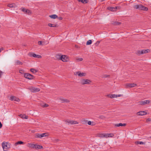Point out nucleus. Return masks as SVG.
Instances as JSON below:
<instances>
[{
	"label": "nucleus",
	"mask_w": 151,
	"mask_h": 151,
	"mask_svg": "<svg viewBox=\"0 0 151 151\" xmlns=\"http://www.w3.org/2000/svg\"><path fill=\"white\" fill-rule=\"evenodd\" d=\"M11 144L8 142H3L2 146L4 151H7L10 148Z\"/></svg>",
	"instance_id": "nucleus-1"
},
{
	"label": "nucleus",
	"mask_w": 151,
	"mask_h": 151,
	"mask_svg": "<svg viewBox=\"0 0 151 151\" xmlns=\"http://www.w3.org/2000/svg\"><path fill=\"white\" fill-rule=\"evenodd\" d=\"M91 83V81L88 79L82 78L80 80V83L82 85H90Z\"/></svg>",
	"instance_id": "nucleus-2"
},
{
	"label": "nucleus",
	"mask_w": 151,
	"mask_h": 151,
	"mask_svg": "<svg viewBox=\"0 0 151 151\" xmlns=\"http://www.w3.org/2000/svg\"><path fill=\"white\" fill-rule=\"evenodd\" d=\"M66 124H79V122L77 121L72 119H67L65 121Z\"/></svg>",
	"instance_id": "nucleus-3"
},
{
	"label": "nucleus",
	"mask_w": 151,
	"mask_h": 151,
	"mask_svg": "<svg viewBox=\"0 0 151 151\" xmlns=\"http://www.w3.org/2000/svg\"><path fill=\"white\" fill-rule=\"evenodd\" d=\"M59 60H62L64 62H68L70 60L69 57L65 55H61L59 58Z\"/></svg>",
	"instance_id": "nucleus-4"
},
{
	"label": "nucleus",
	"mask_w": 151,
	"mask_h": 151,
	"mask_svg": "<svg viewBox=\"0 0 151 151\" xmlns=\"http://www.w3.org/2000/svg\"><path fill=\"white\" fill-rule=\"evenodd\" d=\"M24 77L25 78L29 80L34 79V77L32 75L28 73H25L24 74Z\"/></svg>",
	"instance_id": "nucleus-5"
},
{
	"label": "nucleus",
	"mask_w": 151,
	"mask_h": 151,
	"mask_svg": "<svg viewBox=\"0 0 151 151\" xmlns=\"http://www.w3.org/2000/svg\"><path fill=\"white\" fill-rule=\"evenodd\" d=\"M150 52V50L148 49L143 50H138L136 52V54L137 55H140L146 53Z\"/></svg>",
	"instance_id": "nucleus-6"
},
{
	"label": "nucleus",
	"mask_w": 151,
	"mask_h": 151,
	"mask_svg": "<svg viewBox=\"0 0 151 151\" xmlns=\"http://www.w3.org/2000/svg\"><path fill=\"white\" fill-rule=\"evenodd\" d=\"M49 136V134L46 133H42V134L37 133L35 134V137L37 138H41L43 137H48Z\"/></svg>",
	"instance_id": "nucleus-7"
},
{
	"label": "nucleus",
	"mask_w": 151,
	"mask_h": 151,
	"mask_svg": "<svg viewBox=\"0 0 151 151\" xmlns=\"http://www.w3.org/2000/svg\"><path fill=\"white\" fill-rule=\"evenodd\" d=\"M137 86V84L136 83H127L124 85L125 87L126 88H131Z\"/></svg>",
	"instance_id": "nucleus-8"
},
{
	"label": "nucleus",
	"mask_w": 151,
	"mask_h": 151,
	"mask_svg": "<svg viewBox=\"0 0 151 151\" xmlns=\"http://www.w3.org/2000/svg\"><path fill=\"white\" fill-rule=\"evenodd\" d=\"M21 10L25 14H27L28 15H31L32 13V11L30 10L25 9L24 8H22L21 9Z\"/></svg>",
	"instance_id": "nucleus-9"
},
{
	"label": "nucleus",
	"mask_w": 151,
	"mask_h": 151,
	"mask_svg": "<svg viewBox=\"0 0 151 151\" xmlns=\"http://www.w3.org/2000/svg\"><path fill=\"white\" fill-rule=\"evenodd\" d=\"M76 74L77 76L79 77H85L86 75V73L82 72L80 71L76 72Z\"/></svg>",
	"instance_id": "nucleus-10"
},
{
	"label": "nucleus",
	"mask_w": 151,
	"mask_h": 151,
	"mask_svg": "<svg viewBox=\"0 0 151 151\" xmlns=\"http://www.w3.org/2000/svg\"><path fill=\"white\" fill-rule=\"evenodd\" d=\"M136 114L138 116H143L147 115V113L146 111H141L137 112Z\"/></svg>",
	"instance_id": "nucleus-11"
},
{
	"label": "nucleus",
	"mask_w": 151,
	"mask_h": 151,
	"mask_svg": "<svg viewBox=\"0 0 151 151\" xmlns=\"http://www.w3.org/2000/svg\"><path fill=\"white\" fill-rule=\"evenodd\" d=\"M10 99L11 101L14 100L16 101L19 102L20 101V99L15 96H12L10 97Z\"/></svg>",
	"instance_id": "nucleus-12"
},
{
	"label": "nucleus",
	"mask_w": 151,
	"mask_h": 151,
	"mask_svg": "<svg viewBox=\"0 0 151 151\" xmlns=\"http://www.w3.org/2000/svg\"><path fill=\"white\" fill-rule=\"evenodd\" d=\"M60 100L63 103H69L70 102V101L68 99L63 98H60Z\"/></svg>",
	"instance_id": "nucleus-13"
},
{
	"label": "nucleus",
	"mask_w": 151,
	"mask_h": 151,
	"mask_svg": "<svg viewBox=\"0 0 151 151\" xmlns=\"http://www.w3.org/2000/svg\"><path fill=\"white\" fill-rule=\"evenodd\" d=\"M150 102V101L149 100H145L139 102L140 104L142 105H145V104H148Z\"/></svg>",
	"instance_id": "nucleus-14"
},
{
	"label": "nucleus",
	"mask_w": 151,
	"mask_h": 151,
	"mask_svg": "<svg viewBox=\"0 0 151 151\" xmlns=\"http://www.w3.org/2000/svg\"><path fill=\"white\" fill-rule=\"evenodd\" d=\"M42 148H43V147L42 146L40 145H38L34 144L33 149H34L37 150H38V149H41Z\"/></svg>",
	"instance_id": "nucleus-15"
},
{
	"label": "nucleus",
	"mask_w": 151,
	"mask_h": 151,
	"mask_svg": "<svg viewBox=\"0 0 151 151\" xmlns=\"http://www.w3.org/2000/svg\"><path fill=\"white\" fill-rule=\"evenodd\" d=\"M117 95L114 94H109L106 95V97L111 99L116 98Z\"/></svg>",
	"instance_id": "nucleus-16"
},
{
	"label": "nucleus",
	"mask_w": 151,
	"mask_h": 151,
	"mask_svg": "<svg viewBox=\"0 0 151 151\" xmlns=\"http://www.w3.org/2000/svg\"><path fill=\"white\" fill-rule=\"evenodd\" d=\"M114 136V135L112 133H105V137L107 138L108 137H112Z\"/></svg>",
	"instance_id": "nucleus-17"
},
{
	"label": "nucleus",
	"mask_w": 151,
	"mask_h": 151,
	"mask_svg": "<svg viewBox=\"0 0 151 151\" xmlns=\"http://www.w3.org/2000/svg\"><path fill=\"white\" fill-rule=\"evenodd\" d=\"M19 116L21 117V118L24 119H27L28 118V116L26 115L25 114H20L19 115Z\"/></svg>",
	"instance_id": "nucleus-18"
},
{
	"label": "nucleus",
	"mask_w": 151,
	"mask_h": 151,
	"mask_svg": "<svg viewBox=\"0 0 151 151\" xmlns=\"http://www.w3.org/2000/svg\"><path fill=\"white\" fill-rule=\"evenodd\" d=\"M40 91V89L39 88L35 87H32V91L33 92H38Z\"/></svg>",
	"instance_id": "nucleus-19"
},
{
	"label": "nucleus",
	"mask_w": 151,
	"mask_h": 151,
	"mask_svg": "<svg viewBox=\"0 0 151 151\" xmlns=\"http://www.w3.org/2000/svg\"><path fill=\"white\" fill-rule=\"evenodd\" d=\"M140 10H142L147 11L148 10V9L147 7L144 6L142 5H141V6H140Z\"/></svg>",
	"instance_id": "nucleus-20"
},
{
	"label": "nucleus",
	"mask_w": 151,
	"mask_h": 151,
	"mask_svg": "<svg viewBox=\"0 0 151 151\" xmlns=\"http://www.w3.org/2000/svg\"><path fill=\"white\" fill-rule=\"evenodd\" d=\"M31 56L33 57L37 58H41L42 57L40 55H36V54L34 53L32 54Z\"/></svg>",
	"instance_id": "nucleus-21"
},
{
	"label": "nucleus",
	"mask_w": 151,
	"mask_h": 151,
	"mask_svg": "<svg viewBox=\"0 0 151 151\" xmlns=\"http://www.w3.org/2000/svg\"><path fill=\"white\" fill-rule=\"evenodd\" d=\"M108 9L112 11H115L116 10L117 7H109L108 8Z\"/></svg>",
	"instance_id": "nucleus-22"
},
{
	"label": "nucleus",
	"mask_w": 151,
	"mask_h": 151,
	"mask_svg": "<svg viewBox=\"0 0 151 151\" xmlns=\"http://www.w3.org/2000/svg\"><path fill=\"white\" fill-rule=\"evenodd\" d=\"M7 6L10 8H14L16 7V5L14 3L9 4Z\"/></svg>",
	"instance_id": "nucleus-23"
},
{
	"label": "nucleus",
	"mask_w": 151,
	"mask_h": 151,
	"mask_svg": "<svg viewBox=\"0 0 151 151\" xmlns=\"http://www.w3.org/2000/svg\"><path fill=\"white\" fill-rule=\"evenodd\" d=\"M35 144H32V143H28L27 144V147L30 148H33L34 145Z\"/></svg>",
	"instance_id": "nucleus-24"
},
{
	"label": "nucleus",
	"mask_w": 151,
	"mask_h": 151,
	"mask_svg": "<svg viewBox=\"0 0 151 151\" xmlns=\"http://www.w3.org/2000/svg\"><path fill=\"white\" fill-rule=\"evenodd\" d=\"M49 17L53 19H55L58 18V17L57 15L56 14H53L52 15H50Z\"/></svg>",
	"instance_id": "nucleus-25"
},
{
	"label": "nucleus",
	"mask_w": 151,
	"mask_h": 151,
	"mask_svg": "<svg viewBox=\"0 0 151 151\" xmlns=\"http://www.w3.org/2000/svg\"><path fill=\"white\" fill-rule=\"evenodd\" d=\"M30 71L33 73L35 74L37 72L38 70L37 69L34 68H31L30 69Z\"/></svg>",
	"instance_id": "nucleus-26"
},
{
	"label": "nucleus",
	"mask_w": 151,
	"mask_h": 151,
	"mask_svg": "<svg viewBox=\"0 0 151 151\" xmlns=\"http://www.w3.org/2000/svg\"><path fill=\"white\" fill-rule=\"evenodd\" d=\"M40 105L43 107H47L49 106L46 103L41 104Z\"/></svg>",
	"instance_id": "nucleus-27"
},
{
	"label": "nucleus",
	"mask_w": 151,
	"mask_h": 151,
	"mask_svg": "<svg viewBox=\"0 0 151 151\" xmlns=\"http://www.w3.org/2000/svg\"><path fill=\"white\" fill-rule=\"evenodd\" d=\"M24 144V142L21 141H18L15 143V145L17 146L18 145H22L23 144Z\"/></svg>",
	"instance_id": "nucleus-28"
},
{
	"label": "nucleus",
	"mask_w": 151,
	"mask_h": 151,
	"mask_svg": "<svg viewBox=\"0 0 151 151\" xmlns=\"http://www.w3.org/2000/svg\"><path fill=\"white\" fill-rule=\"evenodd\" d=\"M126 125V124L125 123L122 124V123H120L116 125V126L117 127H119V126H125Z\"/></svg>",
	"instance_id": "nucleus-29"
},
{
	"label": "nucleus",
	"mask_w": 151,
	"mask_h": 151,
	"mask_svg": "<svg viewBox=\"0 0 151 151\" xmlns=\"http://www.w3.org/2000/svg\"><path fill=\"white\" fill-rule=\"evenodd\" d=\"M78 1L81 2L83 4L86 3L88 1L87 0H78Z\"/></svg>",
	"instance_id": "nucleus-30"
},
{
	"label": "nucleus",
	"mask_w": 151,
	"mask_h": 151,
	"mask_svg": "<svg viewBox=\"0 0 151 151\" xmlns=\"http://www.w3.org/2000/svg\"><path fill=\"white\" fill-rule=\"evenodd\" d=\"M135 143L136 145H138V144L143 145V144H145V143L142 142H139V141L136 142H135Z\"/></svg>",
	"instance_id": "nucleus-31"
},
{
	"label": "nucleus",
	"mask_w": 151,
	"mask_h": 151,
	"mask_svg": "<svg viewBox=\"0 0 151 151\" xmlns=\"http://www.w3.org/2000/svg\"><path fill=\"white\" fill-rule=\"evenodd\" d=\"M141 5H135L134 6V8L135 9H139L140 10V6H141Z\"/></svg>",
	"instance_id": "nucleus-32"
},
{
	"label": "nucleus",
	"mask_w": 151,
	"mask_h": 151,
	"mask_svg": "<svg viewBox=\"0 0 151 151\" xmlns=\"http://www.w3.org/2000/svg\"><path fill=\"white\" fill-rule=\"evenodd\" d=\"M48 25L50 27H56L57 25L56 24H53L51 23H49L48 24Z\"/></svg>",
	"instance_id": "nucleus-33"
},
{
	"label": "nucleus",
	"mask_w": 151,
	"mask_h": 151,
	"mask_svg": "<svg viewBox=\"0 0 151 151\" xmlns=\"http://www.w3.org/2000/svg\"><path fill=\"white\" fill-rule=\"evenodd\" d=\"M83 60V58H77L76 59V60L78 62L82 61Z\"/></svg>",
	"instance_id": "nucleus-34"
},
{
	"label": "nucleus",
	"mask_w": 151,
	"mask_h": 151,
	"mask_svg": "<svg viewBox=\"0 0 151 151\" xmlns=\"http://www.w3.org/2000/svg\"><path fill=\"white\" fill-rule=\"evenodd\" d=\"M105 133H101L99 134V136L101 137H105Z\"/></svg>",
	"instance_id": "nucleus-35"
},
{
	"label": "nucleus",
	"mask_w": 151,
	"mask_h": 151,
	"mask_svg": "<svg viewBox=\"0 0 151 151\" xmlns=\"http://www.w3.org/2000/svg\"><path fill=\"white\" fill-rule=\"evenodd\" d=\"M92 43V41L91 40H89L87 41L86 44L87 45H89L91 44Z\"/></svg>",
	"instance_id": "nucleus-36"
},
{
	"label": "nucleus",
	"mask_w": 151,
	"mask_h": 151,
	"mask_svg": "<svg viewBox=\"0 0 151 151\" xmlns=\"http://www.w3.org/2000/svg\"><path fill=\"white\" fill-rule=\"evenodd\" d=\"M19 72L21 74H23L25 73H24V70H23L20 69L19 70Z\"/></svg>",
	"instance_id": "nucleus-37"
},
{
	"label": "nucleus",
	"mask_w": 151,
	"mask_h": 151,
	"mask_svg": "<svg viewBox=\"0 0 151 151\" xmlns=\"http://www.w3.org/2000/svg\"><path fill=\"white\" fill-rule=\"evenodd\" d=\"M146 122L147 123H149L151 122V118H148L146 120Z\"/></svg>",
	"instance_id": "nucleus-38"
},
{
	"label": "nucleus",
	"mask_w": 151,
	"mask_h": 151,
	"mask_svg": "<svg viewBox=\"0 0 151 151\" xmlns=\"http://www.w3.org/2000/svg\"><path fill=\"white\" fill-rule=\"evenodd\" d=\"M38 44L40 45H44L45 44L43 43H42L41 41H39L38 42Z\"/></svg>",
	"instance_id": "nucleus-39"
},
{
	"label": "nucleus",
	"mask_w": 151,
	"mask_h": 151,
	"mask_svg": "<svg viewBox=\"0 0 151 151\" xmlns=\"http://www.w3.org/2000/svg\"><path fill=\"white\" fill-rule=\"evenodd\" d=\"M16 63L17 64V65H22V62H21L18 60L16 62Z\"/></svg>",
	"instance_id": "nucleus-40"
},
{
	"label": "nucleus",
	"mask_w": 151,
	"mask_h": 151,
	"mask_svg": "<svg viewBox=\"0 0 151 151\" xmlns=\"http://www.w3.org/2000/svg\"><path fill=\"white\" fill-rule=\"evenodd\" d=\"M88 124L89 125H91L92 124V122L91 121H89L88 122Z\"/></svg>",
	"instance_id": "nucleus-41"
},
{
	"label": "nucleus",
	"mask_w": 151,
	"mask_h": 151,
	"mask_svg": "<svg viewBox=\"0 0 151 151\" xmlns=\"http://www.w3.org/2000/svg\"><path fill=\"white\" fill-rule=\"evenodd\" d=\"M3 73V72L1 71H0V77H1V76Z\"/></svg>",
	"instance_id": "nucleus-42"
},
{
	"label": "nucleus",
	"mask_w": 151,
	"mask_h": 151,
	"mask_svg": "<svg viewBox=\"0 0 151 151\" xmlns=\"http://www.w3.org/2000/svg\"><path fill=\"white\" fill-rule=\"evenodd\" d=\"M122 95L121 94H119V95H117L116 98L117 97H120L121 96H122Z\"/></svg>",
	"instance_id": "nucleus-43"
},
{
	"label": "nucleus",
	"mask_w": 151,
	"mask_h": 151,
	"mask_svg": "<svg viewBox=\"0 0 151 151\" xmlns=\"http://www.w3.org/2000/svg\"><path fill=\"white\" fill-rule=\"evenodd\" d=\"M60 20H62L63 19V18L62 17H59L58 18Z\"/></svg>",
	"instance_id": "nucleus-44"
},
{
	"label": "nucleus",
	"mask_w": 151,
	"mask_h": 151,
	"mask_svg": "<svg viewBox=\"0 0 151 151\" xmlns=\"http://www.w3.org/2000/svg\"><path fill=\"white\" fill-rule=\"evenodd\" d=\"M2 124H1V122H0V128H1L2 127Z\"/></svg>",
	"instance_id": "nucleus-45"
},
{
	"label": "nucleus",
	"mask_w": 151,
	"mask_h": 151,
	"mask_svg": "<svg viewBox=\"0 0 151 151\" xmlns=\"http://www.w3.org/2000/svg\"><path fill=\"white\" fill-rule=\"evenodd\" d=\"M56 141H59V140L58 139H55V140Z\"/></svg>",
	"instance_id": "nucleus-46"
},
{
	"label": "nucleus",
	"mask_w": 151,
	"mask_h": 151,
	"mask_svg": "<svg viewBox=\"0 0 151 151\" xmlns=\"http://www.w3.org/2000/svg\"><path fill=\"white\" fill-rule=\"evenodd\" d=\"M120 23H118L117 24H120Z\"/></svg>",
	"instance_id": "nucleus-47"
},
{
	"label": "nucleus",
	"mask_w": 151,
	"mask_h": 151,
	"mask_svg": "<svg viewBox=\"0 0 151 151\" xmlns=\"http://www.w3.org/2000/svg\"><path fill=\"white\" fill-rule=\"evenodd\" d=\"M1 50H3V48H2L1 49Z\"/></svg>",
	"instance_id": "nucleus-48"
},
{
	"label": "nucleus",
	"mask_w": 151,
	"mask_h": 151,
	"mask_svg": "<svg viewBox=\"0 0 151 151\" xmlns=\"http://www.w3.org/2000/svg\"><path fill=\"white\" fill-rule=\"evenodd\" d=\"M1 52V49H0V53Z\"/></svg>",
	"instance_id": "nucleus-49"
},
{
	"label": "nucleus",
	"mask_w": 151,
	"mask_h": 151,
	"mask_svg": "<svg viewBox=\"0 0 151 151\" xmlns=\"http://www.w3.org/2000/svg\"><path fill=\"white\" fill-rule=\"evenodd\" d=\"M101 1H104V0H101Z\"/></svg>",
	"instance_id": "nucleus-50"
},
{
	"label": "nucleus",
	"mask_w": 151,
	"mask_h": 151,
	"mask_svg": "<svg viewBox=\"0 0 151 151\" xmlns=\"http://www.w3.org/2000/svg\"><path fill=\"white\" fill-rule=\"evenodd\" d=\"M97 42L98 43H99V42Z\"/></svg>",
	"instance_id": "nucleus-51"
}]
</instances>
